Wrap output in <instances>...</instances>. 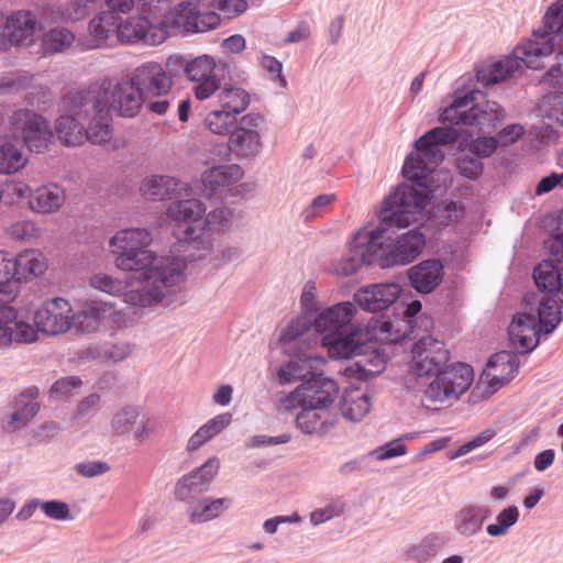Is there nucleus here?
I'll list each match as a JSON object with an SVG mask.
<instances>
[{
    "mask_svg": "<svg viewBox=\"0 0 563 563\" xmlns=\"http://www.w3.org/2000/svg\"><path fill=\"white\" fill-rule=\"evenodd\" d=\"M423 140L424 134L415 142L417 153L409 154L402 166L404 177L412 184H400L382 203L385 223L393 222L395 216L409 223L429 202V176L444 161V152L431 139Z\"/></svg>",
    "mask_w": 563,
    "mask_h": 563,
    "instance_id": "nucleus-1",
    "label": "nucleus"
},
{
    "mask_svg": "<svg viewBox=\"0 0 563 563\" xmlns=\"http://www.w3.org/2000/svg\"><path fill=\"white\" fill-rule=\"evenodd\" d=\"M108 99L109 88L104 84H90L69 90L62 97L63 110L75 113L86 123V141L95 145H104L112 139V115Z\"/></svg>",
    "mask_w": 563,
    "mask_h": 563,
    "instance_id": "nucleus-2",
    "label": "nucleus"
},
{
    "mask_svg": "<svg viewBox=\"0 0 563 563\" xmlns=\"http://www.w3.org/2000/svg\"><path fill=\"white\" fill-rule=\"evenodd\" d=\"M552 53L553 40L551 36L547 33L533 32L532 38L517 46L512 56L478 68L476 70L477 81L486 87L505 81L521 69L522 63L529 68L538 69L542 66L541 59Z\"/></svg>",
    "mask_w": 563,
    "mask_h": 563,
    "instance_id": "nucleus-3",
    "label": "nucleus"
},
{
    "mask_svg": "<svg viewBox=\"0 0 563 563\" xmlns=\"http://www.w3.org/2000/svg\"><path fill=\"white\" fill-rule=\"evenodd\" d=\"M132 280H128L124 301L136 307L157 305L165 297V290L179 284L184 277V264L170 262L136 272Z\"/></svg>",
    "mask_w": 563,
    "mask_h": 563,
    "instance_id": "nucleus-4",
    "label": "nucleus"
},
{
    "mask_svg": "<svg viewBox=\"0 0 563 563\" xmlns=\"http://www.w3.org/2000/svg\"><path fill=\"white\" fill-rule=\"evenodd\" d=\"M151 242V233L145 229L130 228L117 232L110 240L112 253L115 254V266L128 272L153 267L156 257L147 250Z\"/></svg>",
    "mask_w": 563,
    "mask_h": 563,
    "instance_id": "nucleus-5",
    "label": "nucleus"
},
{
    "mask_svg": "<svg viewBox=\"0 0 563 563\" xmlns=\"http://www.w3.org/2000/svg\"><path fill=\"white\" fill-rule=\"evenodd\" d=\"M393 222L383 221L382 209L379 210V225L373 230H360L351 244V255L340 261L335 266V273L340 276H352L358 272L363 265H379V254H382V239L384 231L393 225L405 223L400 217L395 216Z\"/></svg>",
    "mask_w": 563,
    "mask_h": 563,
    "instance_id": "nucleus-6",
    "label": "nucleus"
},
{
    "mask_svg": "<svg viewBox=\"0 0 563 563\" xmlns=\"http://www.w3.org/2000/svg\"><path fill=\"white\" fill-rule=\"evenodd\" d=\"M482 95L478 90H471L464 96H456L453 102L446 107L439 117L441 123L451 125H478L486 126L493 122L495 128L506 119L505 111L496 101H486L485 107L481 108L476 103L477 96Z\"/></svg>",
    "mask_w": 563,
    "mask_h": 563,
    "instance_id": "nucleus-7",
    "label": "nucleus"
},
{
    "mask_svg": "<svg viewBox=\"0 0 563 563\" xmlns=\"http://www.w3.org/2000/svg\"><path fill=\"white\" fill-rule=\"evenodd\" d=\"M422 211L423 210H419V212L415 214V220L409 223H399L384 231L382 239V254H379L378 258L380 267L409 264L421 253L426 240L424 234L418 228L397 234L396 239L390 243H387V241H391V238L388 235L389 232L395 233L396 230H401L412 223L419 222L422 218Z\"/></svg>",
    "mask_w": 563,
    "mask_h": 563,
    "instance_id": "nucleus-8",
    "label": "nucleus"
},
{
    "mask_svg": "<svg viewBox=\"0 0 563 563\" xmlns=\"http://www.w3.org/2000/svg\"><path fill=\"white\" fill-rule=\"evenodd\" d=\"M434 375L423 391L422 404L428 409H438V405L457 400L474 378L473 368L464 363L451 365Z\"/></svg>",
    "mask_w": 563,
    "mask_h": 563,
    "instance_id": "nucleus-9",
    "label": "nucleus"
},
{
    "mask_svg": "<svg viewBox=\"0 0 563 563\" xmlns=\"http://www.w3.org/2000/svg\"><path fill=\"white\" fill-rule=\"evenodd\" d=\"M9 129L21 136V143L31 152L43 153L53 144L49 121L30 109H19L9 117Z\"/></svg>",
    "mask_w": 563,
    "mask_h": 563,
    "instance_id": "nucleus-10",
    "label": "nucleus"
},
{
    "mask_svg": "<svg viewBox=\"0 0 563 563\" xmlns=\"http://www.w3.org/2000/svg\"><path fill=\"white\" fill-rule=\"evenodd\" d=\"M168 15L157 22L151 21L148 16L130 18L119 22L117 27L118 40L122 43L142 42L146 45H159L169 35Z\"/></svg>",
    "mask_w": 563,
    "mask_h": 563,
    "instance_id": "nucleus-11",
    "label": "nucleus"
},
{
    "mask_svg": "<svg viewBox=\"0 0 563 563\" xmlns=\"http://www.w3.org/2000/svg\"><path fill=\"white\" fill-rule=\"evenodd\" d=\"M411 373L418 377L443 372L450 360L445 344L431 335L419 339L412 346Z\"/></svg>",
    "mask_w": 563,
    "mask_h": 563,
    "instance_id": "nucleus-12",
    "label": "nucleus"
},
{
    "mask_svg": "<svg viewBox=\"0 0 563 563\" xmlns=\"http://www.w3.org/2000/svg\"><path fill=\"white\" fill-rule=\"evenodd\" d=\"M265 119L260 113L244 114L229 136V148L238 156L256 155L262 147L261 131Z\"/></svg>",
    "mask_w": 563,
    "mask_h": 563,
    "instance_id": "nucleus-13",
    "label": "nucleus"
},
{
    "mask_svg": "<svg viewBox=\"0 0 563 563\" xmlns=\"http://www.w3.org/2000/svg\"><path fill=\"white\" fill-rule=\"evenodd\" d=\"M36 332L49 335L64 334L73 328L74 310L68 300L53 298L46 300L34 316Z\"/></svg>",
    "mask_w": 563,
    "mask_h": 563,
    "instance_id": "nucleus-14",
    "label": "nucleus"
},
{
    "mask_svg": "<svg viewBox=\"0 0 563 563\" xmlns=\"http://www.w3.org/2000/svg\"><path fill=\"white\" fill-rule=\"evenodd\" d=\"M167 15L169 31L177 29L188 33H200L213 30L220 23L218 13L214 11L201 12L191 2L178 4Z\"/></svg>",
    "mask_w": 563,
    "mask_h": 563,
    "instance_id": "nucleus-15",
    "label": "nucleus"
},
{
    "mask_svg": "<svg viewBox=\"0 0 563 563\" xmlns=\"http://www.w3.org/2000/svg\"><path fill=\"white\" fill-rule=\"evenodd\" d=\"M216 66L214 59L208 55L196 57L185 64L184 73L195 82L194 92L198 100H206L220 89Z\"/></svg>",
    "mask_w": 563,
    "mask_h": 563,
    "instance_id": "nucleus-16",
    "label": "nucleus"
},
{
    "mask_svg": "<svg viewBox=\"0 0 563 563\" xmlns=\"http://www.w3.org/2000/svg\"><path fill=\"white\" fill-rule=\"evenodd\" d=\"M220 468L218 457H210L200 467L181 476L175 484V497L180 501H189L196 496L209 490V486Z\"/></svg>",
    "mask_w": 563,
    "mask_h": 563,
    "instance_id": "nucleus-17",
    "label": "nucleus"
},
{
    "mask_svg": "<svg viewBox=\"0 0 563 563\" xmlns=\"http://www.w3.org/2000/svg\"><path fill=\"white\" fill-rule=\"evenodd\" d=\"M131 79L144 98L166 96L174 85L172 75L156 62H147L137 66L132 73Z\"/></svg>",
    "mask_w": 563,
    "mask_h": 563,
    "instance_id": "nucleus-18",
    "label": "nucleus"
},
{
    "mask_svg": "<svg viewBox=\"0 0 563 563\" xmlns=\"http://www.w3.org/2000/svg\"><path fill=\"white\" fill-rule=\"evenodd\" d=\"M109 88L108 107L118 115L132 119L139 115L145 102V98L139 88L133 84L131 77L111 86L110 81L103 80Z\"/></svg>",
    "mask_w": 563,
    "mask_h": 563,
    "instance_id": "nucleus-19",
    "label": "nucleus"
},
{
    "mask_svg": "<svg viewBox=\"0 0 563 563\" xmlns=\"http://www.w3.org/2000/svg\"><path fill=\"white\" fill-rule=\"evenodd\" d=\"M367 340H369V333L364 334L361 329L352 327L342 333H336V336L321 339V342L328 347L332 357L352 358L368 353L373 346Z\"/></svg>",
    "mask_w": 563,
    "mask_h": 563,
    "instance_id": "nucleus-20",
    "label": "nucleus"
},
{
    "mask_svg": "<svg viewBox=\"0 0 563 563\" xmlns=\"http://www.w3.org/2000/svg\"><path fill=\"white\" fill-rule=\"evenodd\" d=\"M355 311V306L350 301L336 303L316 317L311 327L322 335L321 339L336 336V333H342L353 327L352 320Z\"/></svg>",
    "mask_w": 563,
    "mask_h": 563,
    "instance_id": "nucleus-21",
    "label": "nucleus"
},
{
    "mask_svg": "<svg viewBox=\"0 0 563 563\" xmlns=\"http://www.w3.org/2000/svg\"><path fill=\"white\" fill-rule=\"evenodd\" d=\"M401 294L397 283L372 284L362 287L354 294V300L366 311L378 312L394 305Z\"/></svg>",
    "mask_w": 563,
    "mask_h": 563,
    "instance_id": "nucleus-22",
    "label": "nucleus"
},
{
    "mask_svg": "<svg viewBox=\"0 0 563 563\" xmlns=\"http://www.w3.org/2000/svg\"><path fill=\"white\" fill-rule=\"evenodd\" d=\"M539 332H543V330H540L533 307H530L528 311L515 314L508 325L509 340L516 349H521L522 353H529L538 345Z\"/></svg>",
    "mask_w": 563,
    "mask_h": 563,
    "instance_id": "nucleus-23",
    "label": "nucleus"
},
{
    "mask_svg": "<svg viewBox=\"0 0 563 563\" xmlns=\"http://www.w3.org/2000/svg\"><path fill=\"white\" fill-rule=\"evenodd\" d=\"M523 300L527 307H533L540 330H543L544 333L552 332L562 321L563 299L561 292L545 294L540 298L536 294L526 295Z\"/></svg>",
    "mask_w": 563,
    "mask_h": 563,
    "instance_id": "nucleus-24",
    "label": "nucleus"
},
{
    "mask_svg": "<svg viewBox=\"0 0 563 563\" xmlns=\"http://www.w3.org/2000/svg\"><path fill=\"white\" fill-rule=\"evenodd\" d=\"M519 366L518 355L514 352L500 351L492 355L484 371L488 379L486 394L490 396L508 383L516 375Z\"/></svg>",
    "mask_w": 563,
    "mask_h": 563,
    "instance_id": "nucleus-25",
    "label": "nucleus"
},
{
    "mask_svg": "<svg viewBox=\"0 0 563 563\" xmlns=\"http://www.w3.org/2000/svg\"><path fill=\"white\" fill-rule=\"evenodd\" d=\"M37 340V333L32 324L18 320L12 307H0V345L12 343L29 344Z\"/></svg>",
    "mask_w": 563,
    "mask_h": 563,
    "instance_id": "nucleus-26",
    "label": "nucleus"
},
{
    "mask_svg": "<svg viewBox=\"0 0 563 563\" xmlns=\"http://www.w3.org/2000/svg\"><path fill=\"white\" fill-rule=\"evenodd\" d=\"M231 216L232 212L230 209L216 208L207 213L201 227L197 229L195 225H187L183 235H178V239L186 243H195L197 245L205 244L206 239L228 229Z\"/></svg>",
    "mask_w": 563,
    "mask_h": 563,
    "instance_id": "nucleus-27",
    "label": "nucleus"
},
{
    "mask_svg": "<svg viewBox=\"0 0 563 563\" xmlns=\"http://www.w3.org/2000/svg\"><path fill=\"white\" fill-rule=\"evenodd\" d=\"M410 286L419 294L432 292L442 282L444 266L439 260H426L408 269Z\"/></svg>",
    "mask_w": 563,
    "mask_h": 563,
    "instance_id": "nucleus-28",
    "label": "nucleus"
},
{
    "mask_svg": "<svg viewBox=\"0 0 563 563\" xmlns=\"http://www.w3.org/2000/svg\"><path fill=\"white\" fill-rule=\"evenodd\" d=\"M306 402L321 409H329L339 398V386L332 378L313 375L301 383Z\"/></svg>",
    "mask_w": 563,
    "mask_h": 563,
    "instance_id": "nucleus-29",
    "label": "nucleus"
},
{
    "mask_svg": "<svg viewBox=\"0 0 563 563\" xmlns=\"http://www.w3.org/2000/svg\"><path fill=\"white\" fill-rule=\"evenodd\" d=\"M296 427L308 435H322L336 423L335 416L329 409L307 405L296 415Z\"/></svg>",
    "mask_w": 563,
    "mask_h": 563,
    "instance_id": "nucleus-30",
    "label": "nucleus"
},
{
    "mask_svg": "<svg viewBox=\"0 0 563 563\" xmlns=\"http://www.w3.org/2000/svg\"><path fill=\"white\" fill-rule=\"evenodd\" d=\"M36 16L30 11H18L5 20L4 31L10 45L30 46L34 42Z\"/></svg>",
    "mask_w": 563,
    "mask_h": 563,
    "instance_id": "nucleus-31",
    "label": "nucleus"
},
{
    "mask_svg": "<svg viewBox=\"0 0 563 563\" xmlns=\"http://www.w3.org/2000/svg\"><path fill=\"white\" fill-rule=\"evenodd\" d=\"M325 363L324 358L318 355L302 354L297 360L290 361L280 366L277 377L280 384H289L296 380L310 379L318 375L317 371Z\"/></svg>",
    "mask_w": 563,
    "mask_h": 563,
    "instance_id": "nucleus-32",
    "label": "nucleus"
},
{
    "mask_svg": "<svg viewBox=\"0 0 563 563\" xmlns=\"http://www.w3.org/2000/svg\"><path fill=\"white\" fill-rule=\"evenodd\" d=\"M489 515V509L486 506H464L454 516V529L464 538L474 537L482 531Z\"/></svg>",
    "mask_w": 563,
    "mask_h": 563,
    "instance_id": "nucleus-33",
    "label": "nucleus"
},
{
    "mask_svg": "<svg viewBox=\"0 0 563 563\" xmlns=\"http://www.w3.org/2000/svg\"><path fill=\"white\" fill-rule=\"evenodd\" d=\"M27 163L20 140L0 135V174L11 175L20 172Z\"/></svg>",
    "mask_w": 563,
    "mask_h": 563,
    "instance_id": "nucleus-34",
    "label": "nucleus"
},
{
    "mask_svg": "<svg viewBox=\"0 0 563 563\" xmlns=\"http://www.w3.org/2000/svg\"><path fill=\"white\" fill-rule=\"evenodd\" d=\"M179 180L173 176L152 175L142 180L140 191L147 200L162 201L179 192Z\"/></svg>",
    "mask_w": 563,
    "mask_h": 563,
    "instance_id": "nucleus-35",
    "label": "nucleus"
},
{
    "mask_svg": "<svg viewBox=\"0 0 563 563\" xmlns=\"http://www.w3.org/2000/svg\"><path fill=\"white\" fill-rule=\"evenodd\" d=\"M65 112L55 122V132L59 142L65 146L82 145L86 142L84 121L73 112Z\"/></svg>",
    "mask_w": 563,
    "mask_h": 563,
    "instance_id": "nucleus-36",
    "label": "nucleus"
},
{
    "mask_svg": "<svg viewBox=\"0 0 563 563\" xmlns=\"http://www.w3.org/2000/svg\"><path fill=\"white\" fill-rule=\"evenodd\" d=\"M206 205L199 199H183L172 201L166 208V217L174 222H184L194 225L200 222L206 213Z\"/></svg>",
    "mask_w": 563,
    "mask_h": 563,
    "instance_id": "nucleus-37",
    "label": "nucleus"
},
{
    "mask_svg": "<svg viewBox=\"0 0 563 563\" xmlns=\"http://www.w3.org/2000/svg\"><path fill=\"white\" fill-rule=\"evenodd\" d=\"M242 169L238 165L214 166L202 174V184L211 192L227 188L240 180Z\"/></svg>",
    "mask_w": 563,
    "mask_h": 563,
    "instance_id": "nucleus-38",
    "label": "nucleus"
},
{
    "mask_svg": "<svg viewBox=\"0 0 563 563\" xmlns=\"http://www.w3.org/2000/svg\"><path fill=\"white\" fill-rule=\"evenodd\" d=\"M106 309L98 302H85L77 312H74L76 332L81 334L93 333L98 330Z\"/></svg>",
    "mask_w": 563,
    "mask_h": 563,
    "instance_id": "nucleus-39",
    "label": "nucleus"
},
{
    "mask_svg": "<svg viewBox=\"0 0 563 563\" xmlns=\"http://www.w3.org/2000/svg\"><path fill=\"white\" fill-rule=\"evenodd\" d=\"M46 269V262L43 255L35 250H26L15 255L16 283L27 279L31 276H38Z\"/></svg>",
    "mask_w": 563,
    "mask_h": 563,
    "instance_id": "nucleus-40",
    "label": "nucleus"
},
{
    "mask_svg": "<svg viewBox=\"0 0 563 563\" xmlns=\"http://www.w3.org/2000/svg\"><path fill=\"white\" fill-rule=\"evenodd\" d=\"M201 509L190 507L188 509L189 521L194 525H201L211 521L220 516L225 509L232 505L230 498H203L199 501Z\"/></svg>",
    "mask_w": 563,
    "mask_h": 563,
    "instance_id": "nucleus-41",
    "label": "nucleus"
},
{
    "mask_svg": "<svg viewBox=\"0 0 563 563\" xmlns=\"http://www.w3.org/2000/svg\"><path fill=\"white\" fill-rule=\"evenodd\" d=\"M533 279L543 295L561 292V274L551 261H542L534 267Z\"/></svg>",
    "mask_w": 563,
    "mask_h": 563,
    "instance_id": "nucleus-42",
    "label": "nucleus"
},
{
    "mask_svg": "<svg viewBox=\"0 0 563 563\" xmlns=\"http://www.w3.org/2000/svg\"><path fill=\"white\" fill-rule=\"evenodd\" d=\"M64 202L63 191L54 187L37 188L30 199V207L38 213H52L59 209Z\"/></svg>",
    "mask_w": 563,
    "mask_h": 563,
    "instance_id": "nucleus-43",
    "label": "nucleus"
},
{
    "mask_svg": "<svg viewBox=\"0 0 563 563\" xmlns=\"http://www.w3.org/2000/svg\"><path fill=\"white\" fill-rule=\"evenodd\" d=\"M119 18L112 12H101L89 22V33L92 36L91 47H100L111 34H117Z\"/></svg>",
    "mask_w": 563,
    "mask_h": 563,
    "instance_id": "nucleus-44",
    "label": "nucleus"
},
{
    "mask_svg": "<svg viewBox=\"0 0 563 563\" xmlns=\"http://www.w3.org/2000/svg\"><path fill=\"white\" fill-rule=\"evenodd\" d=\"M218 101L220 108L236 119V117L244 112L249 107L251 102V96L245 89L238 87H225L220 91Z\"/></svg>",
    "mask_w": 563,
    "mask_h": 563,
    "instance_id": "nucleus-45",
    "label": "nucleus"
},
{
    "mask_svg": "<svg viewBox=\"0 0 563 563\" xmlns=\"http://www.w3.org/2000/svg\"><path fill=\"white\" fill-rule=\"evenodd\" d=\"M0 294L8 298L18 294L15 255L4 251L0 252Z\"/></svg>",
    "mask_w": 563,
    "mask_h": 563,
    "instance_id": "nucleus-46",
    "label": "nucleus"
},
{
    "mask_svg": "<svg viewBox=\"0 0 563 563\" xmlns=\"http://www.w3.org/2000/svg\"><path fill=\"white\" fill-rule=\"evenodd\" d=\"M340 410L345 419L358 422L371 410L369 398L366 394L345 395L341 402Z\"/></svg>",
    "mask_w": 563,
    "mask_h": 563,
    "instance_id": "nucleus-47",
    "label": "nucleus"
},
{
    "mask_svg": "<svg viewBox=\"0 0 563 563\" xmlns=\"http://www.w3.org/2000/svg\"><path fill=\"white\" fill-rule=\"evenodd\" d=\"M373 335L382 341L397 343L408 336V324L406 320H377L373 325Z\"/></svg>",
    "mask_w": 563,
    "mask_h": 563,
    "instance_id": "nucleus-48",
    "label": "nucleus"
},
{
    "mask_svg": "<svg viewBox=\"0 0 563 563\" xmlns=\"http://www.w3.org/2000/svg\"><path fill=\"white\" fill-rule=\"evenodd\" d=\"M140 411L135 406H124L117 410L110 420L111 432L115 437H122L130 433L137 422Z\"/></svg>",
    "mask_w": 563,
    "mask_h": 563,
    "instance_id": "nucleus-49",
    "label": "nucleus"
},
{
    "mask_svg": "<svg viewBox=\"0 0 563 563\" xmlns=\"http://www.w3.org/2000/svg\"><path fill=\"white\" fill-rule=\"evenodd\" d=\"M75 40L74 34L65 27H55L43 35V55H53L69 47Z\"/></svg>",
    "mask_w": 563,
    "mask_h": 563,
    "instance_id": "nucleus-50",
    "label": "nucleus"
},
{
    "mask_svg": "<svg viewBox=\"0 0 563 563\" xmlns=\"http://www.w3.org/2000/svg\"><path fill=\"white\" fill-rule=\"evenodd\" d=\"M444 543V537L431 533L424 537L419 543L413 544L408 550V555L417 562H426L430 558L437 555Z\"/></svg>",
    "mask_w": 563,
    "mask_h": 563,
    "instance_id": "nucleus-51",
    "label": "nucleus"
},
{
    "mask_svg": "<svg viewBox=\"0 0 563 563\" xmlns=\"http://www.w3.org/2000/svg\"><path fill=\"white\" fill-rule=\"evenodd\" d=\"M236 123V119L220 108L210 111L205 118L206 128L213 134L227 135Z\"/></svg>",
    "mask_w": 563,
    "mask_h": 563,
    "instance_id": "nucleus-52",
    "label": "nucleus"
},
{
    "mask_svg": "<svg viewBox=\"0 0 563 563\" xmlns=\"http://www.w3.org/2000/svg\"><path fill=\"white\" fill-rule=\"evenodd\" d=\"M464 214V207L455 201H441L433 207L432 218L440 225H449L460 220Z\"/></svg>",
    "mask_w": 563,
    "mask_h": 563,
    "instance_id": "nucleus-53",
    "label": "nucleus"
},
{
    "mask_svg": "<svg viewBox=\"0 0 563 563\" xmlns=\"http://www.w3.org/2000/svg\"><path fill=\"white\" fill-rule=\"evenodd\" d=\"M519 520V509L516 506L504 508L496 517V522L487 526L486 531L490 537H501Z\"/></svg>",
    "mask_w": 563,
    "mask_h": 563,
    "instance_id": "nucleus-54",
    "label": "nucleus"
},
{
    "mask_svg": "<svg viewBox=\"0 0 563 563\" xmlns=\"http://www.w3.org/2000/svg\"><path fill=\"white\" fill-rule=\"evenodd\" d=\"M38 411L40 402L23 401V398H16L15 410L11 415L9 422L13 426V430H16L20 427H26Z\"/></svg>",
    "mask_w": 563,
    "mask_h": 563,
    "instance_id": "nucleus-55",
    "label": "nucleus"
},
{
    "mask_svg": "<svg viewBox=\"0 0 563 563\" xmlns=\"http://www.w3.org/2000/svg\"><path fill=\"white\" fill-rule=\"evenodd\" d=\"M311 328V320L303 316L292 320L279 334V342L284 345L294 342H303L306 333Z\"/></svg>",
    "mask_w": 563,
    "mask_h": 563,
    "instance_id": "nucleus-56",
    "label": "nucleus"
},
{
    "mask_svg": "<svg viewBox=\"0 0 563 563\" xmlns=\"http://www.w3.org/2000/svg\"><path fill=\"white\" fill-rule=\"evenodd\" d=\"M89 284L92 288L112 296H123L128 288V280L123 282L102 273L93 275Z\"/></svg>",
    "mask_w": 563,
    "mask_h": 563,
    "instance_id": "nucleus-57",
    "label": "nucleus"
},
{
    "mask_svg": "<svg viewBox=\"0 0 563 563\" xmlns=\"http://www.w3.org/2000/svg\"><path fill=\"white\" fill-rule=\"evenodd\" d=\"M443 124L444 126H437L424 133L423 141L431 139L440 147L452 145L457 142L461 136L460 131L453 126H445L446 123Z\"/></svg>",
    "mask_w": 563,
    "mask_h": 563,
    "instance_id": "nucleus-58",
    "label": "nucleus"
},
{
    "mask_svg": "<svg viewBox=\"0 0 563 563\" xmlns=\"http://www.w3.org/2000/svg\"><path fill=\"white\" fill-rule=\"evenodd\" d=\"M335 200L336 196L334 194H322L317 196L301 212L302 220L305 222H310L314 218L320 217Z\"/></svg>",
    "mask_w": 563,
    "mask_h": 563,
    "instance_id": "nucleus-59",
    "label": "nucleus"
},
{
    "mask_svg": "<svg viewBox=\"0 0 563 563\" xmlns=\"http://www.w3.org/2000/svg\"><path fill=\"white\" fill-rule=\"evenodd\" d=\"M95 2L96 0H69L62 7L60 15L65 20L79 21L88 14L90 5Z\"/></svg>",
    "mask_w": 563,
    "mask_h": 563,
    "instance_id": "nucleus-60",
    "label": "nucleus"
},
{
    "mask_svg": "<svg viewBox=\"0 0 563 563\" xmlns=\"http://www.w3.org/2000/svg\"><path fill=\"white\" fill-rule=\"evenodd\" d=\"M1 187L5 205H13L31 194L30 186L24 181H5Z\"/></svg>",
    "mask_w": 563,
    "mask_h": 563,
    "instance_id": "nucleus-61",
    "label": "nucleus"
},
{
    "mask_svg": "<svg viewBox=\"0 0 563 563\" xmlns=\"http://www.w3.org/2000/svg\"><path fill=\"white\" fill-rule=\"evenodd\" d=\"M498 144L497 139L494 136H479L472 140L467 148L473 155L481 159L492 156L496 152Z\"/></svg>",
    "mask_w": 563,
    "mask_h": 563,
    "instance_id": "nucleus-62",
    "label": "nucleus"
},
{
    "mask_svg": "<svg viewBox=\"0 0 563 563\" xmlns=\"http://www.w3.org/2000/svg\"><path fill=\"white\" fill-rule=\"evenodd\" d=\"M41 509L47 518L54 520L65 521L74 519L70 515L69 506L65 501L56 499L43 501Z\"/></svg>",
    "mask_w": 563,
    "mask_h": 563,
    "instance_id": "nucleus-63",
    "label": "nucleus"
},
{
    "mask_svg": "<svg viewBox=\"0 0 563 563\" xmlns=\"http://www.w3.org/2000/svg\"><path fill=\"white\" fill-rule=\"evenodd\" d=\"M543 26L551 32H563V0H558L548 9L543 18Z\"/></svg>",
    "mask_w": 563,
    "mask_h": 563,
    "instance_id": "nucleus-64",
    "label": "nucleus"
}]
</instances>
